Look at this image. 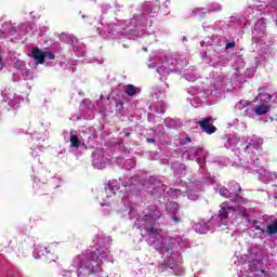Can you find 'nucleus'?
Returning a JSON list of instances; mask_svg holds the SVG:
<instances>
[{"label":"nucleus","instance_id":"6","mask_svg":"<svg viewBox=\"0 0 277 277\" xmlns=\"http://www.w3.org/2000/svg\"><path fill=\"white\" fill-rule=\"evenodd\" d=\"M233 210H235V207L228 206V201H225L221 205V210L219 211V217L221 222H225V220H228V213H233Z\"/></svg>","mask_w":277,"mask_h":277},{"label":"nucleus","instance_id":"20","mask_svg":"<svg viewBox=\"0 0 277 277\" xmlns=\"http://www.w3.org/2000/svg\"><path fill=\"white\" fill-rule=\"evenodd\" d=\"M172 215V220L175 224H181V222H183L181 217L176 216V212H173Z\"/></svg>","mask_w":277,"mask_h":277},{"label":"nucleus","instance_id":"25","mask_svg":"<svg viewBox=\"0 0 277 277\" xmlns=\"http://www.w3.org/2000/svg\"><path fill=\"white\" fill-rule=\"evenodd\" d=\"M242 107H248V105H250V102H248V101H240V103H239Z\"/></svg>","mask_w":277,"mask_h":277},{"label":"nucleus","instance_id":"14","mask_svg":"<svg viewBox=\"0 0 277 277\" xmlns=\"http://www.w3.org/2000/svg\"><path fill=\"white\" fill-rule=\"evenodd\" d=\"M266 233L268 235H277V220L273 221V223L266 227Z\"/></svg>","mask_w":277,"mask_h":277},{"label":"nucleus","instance_id":"29","mask_svg":"<svg viewBox=\"0 0 277 277\" xmlns=\"http://www.w3.org/2000/svg\"><path fill=\"white\" fill-rule=\"evenodd\" d=\"M124 135H126V137H130V136H131V133H130V132H127Z\"/></svg>","mask_w":277,"mask_h":277},{"label":"nucleus","instance_id":"21","mask_svg":"<svg viewBox=\"0 0 277 277\" xmlns=\"http://www.w3.org/2000/svg\"><path fill=\"white\" fill-rule=\"evenodd\" d=\"M14 68H16V70H21V68H23V62L22 61H17L14 64Z\"/></svg>","mask_w":277,"mask_h":277},{"label":"nucleus","instance_id":"7","mask_svg":"<svg viewBox=\"0 0 277 277\" xmlns=\"http://www.w3.org/2000/svg\"><path fill=\"white\" fill-rule=\"evenodd\" d=\"M161 219V213H147L143 216V221L145 222V228L148 226L153 228V224L157 222V220Z\"/></svg>","mask_w":277,"mask_h":277},{"label":"nucleus","instance_id":"28","mask_svg":"<svg viewBox=\"0 0 277 277\" xmlns=\"http://www.w3.org/2000/svg\"><path fill=\"white\" fill-rule=\"evenodd\" d=\"M186 142H187L188 144H192V138H190L189 136H187V137H186Z\"/></svg>","mask_w":277,"mask_h":277},{"label":"nucleus","instance_id":"2","mask_svg":"<svg viewBox=\"0 0 277 277\" xmlns=\"http://www.w3.org/2000/svg\"><path fill=\"white\" fill-rule=\"evenodd\" d=\"M229 190H230V193H228L226 198H229V200H232V202H240V203L248 202V199H246L243 196L239 195V194H241V186L239 185V183L230 182Z\"/></svg>","mask_w":277,"mask_h":277},{"label":"nucleus","instance_id":"13","mask_svg":"<svg viewBox=\"0 0 277 277\" xmlns=\"http://www.w3.org/2000/svg\"><path fill=\"white\" fill-rule=\"evenodd\" d=\"M69 142L71 148H79V146H81V141H79V136H77V134H70Z\"/></svg>","mask_w":277,"mask_h":277},{"label":"nucleus","instance_id":"18","mask_svg":"<svg viewBox=\"0 0 277 277\" xmlns=\"http://www.w3.org/2000/svg\"><path fill=\"white\" fill-rule=\"evenodd\" d=\"M254 265H259V260H252V261L249 263L250 269H251L252 272H256V268H254Z\"/></svg>","mask_w":277,"mask_h":277},{"label":"nucleus","instance_id":"16","mask_svg":"<svg viewBox=\"0 0 277 277\" xmlns=\"http://www.w3.org/2000/svg\"><path fill=\"white\" fill-rule=\"evenodd\" d=\"M19 29H21V27H18V26H12L8 29V34H10V36H16V34H18Z\"/></svg>","mask_w":277,"mask_h":277},{"label":"nucleus","instance_id":"10","mask_svg":"<svg viewBox=\"0 0 277 277\" xmlns=\"http://www.w3.org/2000/svg\"><path fill=\"white\" fill-rule=\"evenodd\" d=\"M258 92H259L258 98L262 101V103H269V101H272V95L265 92L264 87H260Z\"/></svg>","mask_w":277,"mask_h":277},{"label":"nucleus","instance_id":"12","mask_svg":"<svg viewBox=\"0 0 277 277\" xmlns=\"http://www.w3.org/2000/svg\"><path fill=\"white\" fill-rule=\"evenodd\" d=\"M123 92L128 96H136L137 95V88L133 84H128L123 87Z\"/></svg>","mask_w":277,"mask_h":277},{"label":"nucleus","instance_id":"15","mask_svg":"<svg viewBox=\"0 0 277 277\" xmlns=\"http://www.w3.org/2000/svg\"><path fill=\"white\" fill-rule=\"evenodd\" d=\"M233 213H238L243 217V216H246L247 209H246V207L238 205V206L234 207Z\"/></svg>","mask_w":277,"mask_h":277},{"label":"nucleus","instance_id":"24","mask_svg":"<svg viewBox=\"0 0 277 277\" xmlns=\"http://www.w3.org/2000/svg\"><path fill=\"white\" fill-rule=\"evenodd\" d=\"M256 148V145L252 144V143H249L247 146H246V150H252Z\"/></svg>","mask_w":277,"mask_h":277},{"label":"nucleus","instance_id":"9","mask_svg":"<svg viewBox=\"0 0 277 277\" xmlns=\"http://www.w3.org/2000/svg\"><path fill=\"white\" fill-rule=\"evenodd\" d=\"M272 106L267 104L256 105L252 108V111H254L255 116H265L267 111H269Z\"/></svg>","mask_w":277,"mask_h":277},{"label":"nucleus","instance_id":"23","mask_svg":"<svg viewBox=\"0 0 277 277\" xmlns=\"http://www.w3.org/2000/svg\"><path fill=\"white\" fill-rule=\"evenodd\" d=\"M225 49H226V50H228V49H235V41L227 42L226 45H225Z\"/></svg>","mask_w":277,"mask_h":277},{"label":"nucleus","instance_id":"22","mask_svg":"<svg viewBox=\"0 0 277 277\" xmlns=\"http://www.w3.org/2000/svg\"><path fill=\"white\" fill-rule=\"evenodd\" d=\"M148 211H149V213H161V212L157 211V207L156 206L148 207Z\"/></svg>","mask_w":277,"mask_h":277},{"label":"nucleus","instance_id":"4","mask_svg":"<svg viewBox=\"0 0 277 277\" xmlns=\"http://www.w3.org/2000/svg\"><path fill=\"white\" fill-rule=\"evenodd\" d=\"M212 121H213V117L209 116V117H206L203 120L197 121L196 124H198V127L201 128L203 133H207L208 135H213V133H215V131H217V128H215V126L209 123Z\"/></svg>","mask_w":277,"mask_h":277},{"label":"nucleus","instance_id":"27","mask_svg":"<svg viewBox=\"0 0 277 277\" xmlns=\"http://www.w3.org/2000/svg\"><path fill=\"white\" fill-rule=\"evenodd\" d=\"M147 144H155V138H146Z\"/></svg>","mask_w":277,"mask_h":277},{"label":"nucleus","instance_id":"1","mask_svg":"<svg viewBox=\"0 0 277 277\" xmlns=\"http://www.w3.org/2000/svg\"><path fill=\"white\" fill-rule=\"evenodd\" d=\"M103 259H107V249H104L103 247L95 249L88 255H78L75 259V263L78 265L77 276H92V274L101 272L98 261L102 262Z\"/></svg>","mask_w":277,"mask_h":277},{"label":"nucleus","instance_id":"11","mask_svg":"<svg viewBox=\"0 0 277 277\" xmlns=\"http://www.w3.org/2000/svg\"><path fill=\"white\" fill-rule=\"evenodd\" d=\"M116 192H118V187L111 186V184H106L103 195L106 198H111V196H114V194H116Z\"/></svg>","mask_w":277,"mask_h":277},{"label":"nucleus","instance_id":"30","mask_svg":"<svg viewBox=\"0 0 277 277\" xmlns=\"http://www.w3.org/2000/svg\"><path fill=\"white\" fill-rule=\"evenodd\" d=\"M255 229H256V230H261V227H260V226H256Z\"/></svg>","mask_w":277,"mask_h":277},{"label":"nucleus","instance_id":"31","mask_svg":"<svg viewBox=\"0 0 277 277\" xmlns=\"http://www.w3.org/2000/svg\"><path fill=\"white\" fill-rule=\"evenodd\" d=\"M124 187H129V183H126V184H124Z\"/></svg>","mask_w":277,"mask_h":277},{"label":"nucleus","instance_id":"19","mask_svg":"<svg viewBox=\"0 0 277 277\" xmlns=\"http://www.w3.org/2000/svg\"><path fill=\"white\" fill-rule=\"evenodd\" d=\"M116 107L117 109H119L120 111H122V109H124V102L122 100H119L117 103H116Z\"/></svg>","mask_w":277,"mask_h":277},{"label":"nucleus","instance_id":"5","mask_svg":"<svg viewBox=\"0 0 277 277\" xmlns=\"http://www.w3.org/2000/svg\"><path fill=\"white\" fill-rule=\"evenodd\" d=\"M55 252H57V243L55 242H51L45 247V259L48 261H53V263H55L57 261V255H55Z\"/></svg>","mask_w":277,"mask_h":277},{"label":"nucleus","instance_id":"8","mask_svg":"<svg viewBox=\"0 0 277 277\" xmlns=\"http://www.w3.org/2000/svg\"><path fill=\"white\" fill-rule=\"evenodd\" d=\"M31 57L35 60V64H44V51L40 48H34Z\"/></svg>","mask_w":277,"mask_h":277},{"label":"nucleus","instance_id":"26","mask_svg":"<svg viewBox=\"0 0 277 277\" xmlns=\"http://www.w3.org/2000/svg\"><path fill=\"white\" fill-rule=\"evenodd\" d=\"M3 68V56L0 54V70Z\"/></svg>","mask_w":277,"mask_h":277},{"label":"nucleus","instance_id":"17","mask_svg":"<svg viewBox=\"0 0 277 277\" xmlns=\"http://www.w3.org/2000/svg\"><path fill=\"white\" fill-rule=\"evenodd\" d=\"M43 55H44V60H55V54L51 51H45L43 52Z\"/></svg>","mask_w":277,"mask_h":277},{"label":"nucleus","instance_id":"3","mask_svg":"<svg viewBox=\"0 0 277 277\" xmlns=\"http://www.w3.org/2000/svg\"><path fill=\"white\" fill-rule=\"evenodd\" d=\"M146 233L148 235H153L154 241L151 242L153 248L155 250H162V248L166 246V242L163 241V236H161L159 229L155 227H145Z\"/></svg>","mask_w":277,"mask_h":277}]
</instances>
